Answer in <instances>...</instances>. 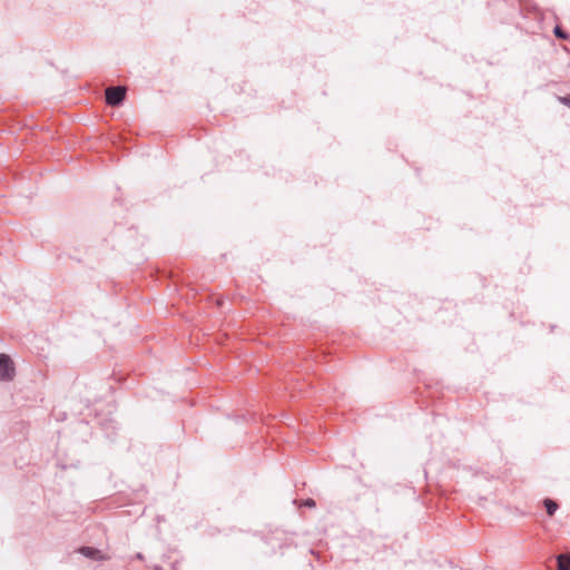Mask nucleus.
<instances>
[{
    "label": "nucleus",
    "mask_w": 570,
    "mask_h": 570,
    "mask_svg": "<svg viewBox=\"0 0 570 570\" xmlns=\"http://www.w3.org/2000/svg\"><path fill=\"white\" fill-rule=\"evenodd\" d=\"M14 377V364L8 354L0 353V380L9 382Z\"/></svg>",
    "instance_id": "f257e3e1"
},
{
    "label": "nucleus",
    "mask_w": 570,
    "mask_h": 570,
    "mask_svg": "<svg viewBox=\"0 0 570 570\" xmlns=\"http://www.w3.org/2000/svg\"><path fill=\"white\" fill-rule=\"evenodd\" d=\"M126 99V89L122 87H109L106 89V102L111 107H119Z\"/></svg>",
    "instance_id": "f03ea898"
},
{
    "label": "nucleus",
    "mask_w": 570,
    "mask_h": 570,
    "mask_svg": "<svg viewBox=\"0 0 570 570\" xmlns=\"http://www.w3.org/2000/svg\"><path fill=\"white\" fill-rule=\"evenodd\" d=\"M78 552L80 554H82L83 557L91 559V560H104L105 559V556L101 552V550H99L95 547L83 546L78 549Z\"/></svg>",
    "instance_id": "7ed1b4c3"
},
{
    "label": "nucleus",
    "mask_w": 570,
    "mask_h": 570,
    "mask_svg": "<svg viewBox=\"0 0 570 570\" xmlns=\"http://www.w3.org/2000/svg\"><path fill=\"white\" fill-rule=\"evenodd\" d=\"M543 507L549 517H552L559 508L557 501H554L553 499H550V498H546L543 500Z\"/></svg>",
    "instance_id": "20e7f679"
},
{
    "label": "nucleus",
    "mask_w": 570,
    "mask_h": 570,
    "mask_svg": "<svg viewBox=\"0 0 570 570\" xmlns=\"http://www.w3.org/2000/svg\"><path fill=\"white\" fill-rule=\"evenodd\" d=\"M557 566L558 570H570V554H559Z\"/></svg>",
    "instance_id": "39448f33"
},
{
    "label": "nucleus",
    "mask_w": 570,
    "mask_h": 570,
    "mask_svg": "<svg viewBox=\"0 0 570 570\" xmlns=\"http://www.w3.org/2000/svg\"><path fill=\"white\" fill-rule=\"evenodd\" d=\"M553 33L558 39L561 40H568L570 38V35L567 31H564L560 26L554 27Z\"/></svg>",
    "instance_id": "423d86ee"
},
{
    "label": "nucleus",
    "mask_w": 570,
    "mask_h": 570,
    "mask_svg": "<svg viewBox=\"0 0 570 570\" xmlns=\"http://www.w3.org/2000/svg\"><path fill=\"white\" fill-rule=\"evenodd\" d=\"M301 507L315 508L316 507V502H315L314 499L307 498L305 500H302Z\"/></svg>",
    "instance_id": "0eeeda50"
},
{
    "label": "nucleus",
    "mask_w": 570,
    "mask_h": 570,
    "mask_svg": "<svg viewBox=\"0 0 570 570\" xmlns=\"http://www.w3.org/2000/svg\"><path fill=\"white\" fill-rule=\"evenodd\" d=\"M558 99H559V101H560L562 105H564V106H567V107H569V108H570V94H569V95H566V96H562V97H559Z\"/></svg>",
    "instance_id": "6e6552de"
},
{
    "label": "nucleus",
    "mask_w": 570,
    "mask_h": 570,
    "mask_svg": "<svg viewBox=\"0 0 570 570\" xmlns=\"http://www.w3.org/2000/svg\"><path fill=\"white\" fill-rule=\"evenodd\" d=\"M136 559L142 560L144 559V554L140 553V552L136 553Z\"/></svg>",
    "instance_id": "1a4fd4ad"
},
{
    "label": "nucleus",
    "mask_w": 570,
    "mask_h": 570,
    "mask_svg": "<svg viewBox=\"0 0 570 570\" xmlns=\"http://www.w3.org/2000/svg\"><path fill=\"white\" fill-rule=\"evenodd\" d=\"M155 570H164L160 566H156Z\"/></svg>",
    "instance_id": "9d476101"
}]
</instances>
